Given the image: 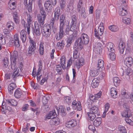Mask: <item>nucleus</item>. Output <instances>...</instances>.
Returning <instances> with one entry per match:
<instances>
[{
  "mask_svg": "<svg viewBox=\"0 0 133 133\" xmlns=\"http://www.w3.org/2000/svg\"><path fill=\"white\" fill-rule=\"evenodd\" d=\"M89 41V38L88 36L85 33L82 34L81 37L77 39V45L80 46V48L82 49L83 48V45L87 44Z\"/></svg>",
  "mask_w": 133,
  "mask_h": 133,
  "instance_id": "1",
  "label": "nucleus"
},
{
  "mask_svg": "<svg viewBox=\"0 0 133 133\" xmlns=\"http://www.w3.org/2000/svg\"><path fill=\"white\" fill-rule=\"evenodd\" d=\"M41 28L44 36L46 38L49 37L51 31L50 25L48 24H45Z\"/></svg>",
  "mask_w": 133,
  "mask_h": 133,
  "instance_id": "2",
  "label": "nucleus"
},
{
  "mask_svg": "<svg viewBox=\"0 0 133 133\" xmlns=\"http://www.w3.org/2000/svg\"><path fill=\"white\" fill-rule=\"evenodd\" d=\"M40 12V14L37 15V20L40 26L42 27L44 23V20L46 16V14L44 10H41Z\"/></svg>",
  "mask_w": 133,
  "mask_h": 133,
  "instance_id": "3",
  "label": "nucleus"
},
{
  "mask_svg": "<svg viewBox=\"0 0 133 133\" xmlns=\"http://www.w3.org/2000/svg\"><path fill=\"white\" fill-rule=\"evenodd\" d=\"M70 26V30L72 31H76L78 28V25L77 23V17L75 15H73L71 17Z\"/></svg>",
  "mask_w": 133,
  "mask_h": 133,
  "instance_id": "4",
  "label": "nucleus"
},
{
  "mask_svg": "<svg viewBox=\"0 0 133 133\" xmlns=\"http://www.w3.org/2000/svg\"><path fill=\"white\" fill-rule=\"evenodd\" d=\"M60 25L59 26V30L63 31V29L65 26L66 27L65 32L67 34H69V32L70 30L69 23H70L68 21H65L64 22H59Z\"/></svg>",
  "mask_w": 133,
  "mask_h": 133,
  "instance_id": "5",
  "label": "nucleus"
},
{
  "mask_svg": "<svg viewBox=\"0 0 133 133\" xmlns=\"http://www.w3.org/2000/svg\"><path fill=\"white\" fill-rule=\"evenodd\" d=\"M51 3L53 5H56L57 2L56 0H48L45 2L44 4V7L48 11H51L52 9V6L51 4Z\"/></svg>",
  "mask_w": 133,
  "mask_h": 133,
  "instance_id": "6",
  "label": "nucleus"
},
{
  "mask_svg": "<svg viewBox=\"0 0 133 133\" xmlns=\"http://www.w3.org/2000/svg\"><path fill=\"white\" fill-rule=\"evenodd\" d=\"M11 68L14 71L13 75H12L11 78L14 80L16 79L17 77L19 75V69L17 68L16 64L15 63H12Z\"/></svg>",
  "mask_w": 133,
  "mask_h": 133,
  "instance_id": "7",
  "label": "nucleus"
},
{
  "mask_svg": "<svg viewBox=\"0 0 133 133\" xmlns=\"http://www.w3.org/2000/svg\"><path fill=\"white\" fill-rule=\"evenodd\" d=\"M104 30V27L100 26L97 30L95 29L94 30V36L99 40H101L102 36Z\"/></svg>",
  "mask_w": 133,
  "mask_h": 133,
  "instance_id": "8",
  "label": "nucleus"
},
{
  "mask_svg": "<svg viewBox=\"0 0 133 133\" xmlns=\"http://www.w3.org/2000/svg\"><path fill=\"white\" fill-rule=\"evenodd\" d=\"M104 75V73H102L99 78H95L93 79L91 83V86L92 88H95L98 86L99 83V79L103 78Z\"/></svg>",
  "mask_w": 133,
  "mask_h": 133,
  "instance_id": "9",
  "label": "nucleus"
},
{
  "mask_svg": "<svg viewBox=\"0 0 133 133\" xmlns=\"http://www.w3.org/2000/svg\"><path fill=\"white\" fill-rule=\"evenodd\" d=\"M32 20V17L30 14H28V18H27V24H26L27 28V32L29 35L30 33V24Z\"/></svg>",
  "mask_w": 133,
  "mask_h": 133,
  "instance_id": "10",
  "label": "nucleus"
},
{
  "mask_svg": "<svg viewBox=\"0 0 133 133\" xmlns=\"http://www.w3.org/2000/svg\"><path fill=\"white\" fill-rule=\"evenodd\" d=\"M133 63V59L131 57H127L124 59V64L128 67H130Z\"/></svg>",
  "mask_w": 133,
  "mask_h": 133,
  "instance_id": "11",
  "label": "nucleus"
},
{
  "mask_svg": "<svg viewBox=\"0 0 133 133\" xmlns=\"http://www.w3.org/2000/svg\"><path fill=\"white\" fill-rule=\"evenodd\" d=\"M61 9L59 7H57L54 11V18L56 21H57L59 19L60 15Z\"/></svg>",
  "mask_w": 133,
  "mask_h": 133,
  "instance_id": "12",
  "label": "nucleus"
},
{
  "mask_svg": "<svg viewBox=\"0 0 133 133\" xmlns=\"http://www.w3.org/2000/svg\"><path fill=\"white\" fill-rule=\"evenodd\" d=\"M26 33L25 30L23 29L21 31L20 33V38L23 43H25L26 41Z\"/></svg>",
  "mask_w": 133,
  "mask_h": 133,
  "instance_id": "13",
  "label": "nucleus"
},
{
  "mask_svg": "<svg viewBox=\"0 0 133 133\" xmlns=\"http://www.w3.org/2000/svg\"><path fill=\"white\" fill-rule=\"evenodd\" d=\"M65 32L64 31L59 30L58 32L56 34L55 37L56 40L59 41L62 39L64 35Z\"/></svg>",
  "mask_w": 133,
  "mask_h": 133,
  "instance_id": "14",
  "label": "nucleus"
},
{
  "mask_svg": "<svg viewBox=\"0 0 133 133\" xmlns=\"http://www.w3.org/2000/svg\"><path fill=\"white\" fill-rule=\"evenodd\" d=\"M77 124L76 121L74 119H72L68 122L66 123V126L68 128H73L76 126Z\"/></svg>",
  "mask_w": 133,
  "mask_h": 133,
  "instance_id": "15",
  "label": "nucleus"
},
{
  "mask_svg": "<svg viewBox=\"0 0 133 133\" xmlns=\"http://www.w3.org/2000/svg\"><path fill=\"white\" fill-rule=\"evenodd\" d=\"M80 46H78V47L76 48L73 51V57L74 59H76L78 58L79 56V50H81L82 49L80 48Z\"/></svg>",
  "mask_w": 133,
  "mask_h": 133,
  "instance_id": "16",
  "label": "nucleus"
},
{
  "mask_svg": "<svg viewBox=\"0 0 133 133\" xmlns=\"http://www.w3.org/2000/svg\"><path fill=\"white\" fill-rule=\"evenodd\" d=\"M36 49V48L29 46L26 51V55L28 56H31L34 54Z\"/></svg>",
  "mask_w": 133,
  "mask_h": 133,
  "instance_id": "17",
  "label": "nucleus"
},
{
  "mask_svg": "<svg viewBox=\"0 0 133 133\" xmlns=\"http://www.w3.org/2000/svg\"><path fill=\"white\" fill-rule=\"evenodd\" d=\"M84 63V60L82 57L80 58L76 62V65L78 69L83 65Z\"/></svg>",
  "mask_w": 133,
  "mask_h": 133,
  "instance_id": "18",
  "label": "nucleus"
},
{
  "mask_svg": "<svg viewBox=\"0 0 133 133\" xmlns=\"http://www.w3.org/2000/svg\"><path fill=\"white\" fill-rule=\"evenodd\" d=\"M17 5V2H14L13 0L9 1L8 3V6L9 8L11 9H15Z\"/></svg>",
  "mask_w": 133,
  "mask_h": 133,
  "instance_id": "19",
  "label": "nucleus"
},
{
  "mask_svg": "<svg viewBox=\"0 0 133 133\" xmlns=\"http://www.w3.org/2000/svg\"><path fill=\"white\" fill-rule=\"evenodd\" d=\"M16 84L14 83H11L8 85V91L9 93L11 94L13 93V91L16 88Z\"/></svg>",
  "mask_w": 133,
  "mask_h": 133,
  "instance_id": "20",
  "label": "nucleus"
},
{
  "mask_svg": "<svg viewBox=\"0 0 133 133\" xmlns=\"http://www.w3.org/2000/svg\"><path fill=\"white\" fill-rule=\"evenodd\" d=\"M125 47V43L122 41H120L119 43V47L120 53L123 54Z\"/></svg>",
  "mask_w": 133,
  "mask_h": 133,
  "instance_id": "21",
  "label": "nucleus"
},
{
  "mask_svg": "<svg viewBox=\"0 0 133 133\" xmlns=\"http://www.w3.org/2000/svg\"><path fill=\"white\" fill-rule=\"evenodd\" d=\"M22 95V90L20 88H18L16 89L15 91L14 96L16 98H19L21 97Z\"/></svg>",
  "mask_w": 133,
  "mask_h": 133,
  "instance_id": "22",
  "label": "nucleus"
},
{
  "mask_svg": "<svg viewBox=\"0 0 133 133\" xmlns=\"http://www.w3.org/2000/svg\"><path fill=\"white\" fill-rule=\"evenodd\" d=\"M122 116L125 117H130L132 116V115L128 109H126V110L121 113Z\"/></svg>",
  "mask_w": 133,
  "mask_h": 133,
  "instance_id": "23",
  "label": "nucleus"
},
{
  "mask_svg": "<svg viewBox=\"0 0 133 133\" xmlns=\"http://www.w3.org/2000/svg\"><path fill=\"white\" fill-rule=\"evenodd\" d=\"M44 44L43 42H41L39 44L38 51L40 55H43L44 52Z\"/></svg>",
  "mask_w": 133,
  "mask_h": 133,
  "instance_id": "24",
  "label": "nucleus"
},
{
  "mask_svg": "<svg viewBox=\"0 0 133 133\" xmlns=\"http://www.w3.org/2000/svg\"><path fill=\"white\" fill-rule=\"evenodd\" d=\"M101 46L102 44L100 43H94L93 45L94 50L97 51L98 52L101 49Z\"/></svg>",
  "mask_w": 133,
  "mask_h": 133,
  "instance_id": "25",
  "label": "nucleus"
},
{
  "mask_svg": "<svg viewBox=\"0 0 133 133\" xmlns=\"http://www.w3.org/2000/svg\"><path fill=\"white\" fill-rule=\"evenodd\" d=\"M114 44L111 42H109L107 44L106 48L108 51L109 52L112 51V50H115L114 48Z\"/></svg>",
  "mask_w": 133,
  "mask_h": 133,
  "instance_id": "26",
  "label": "nucleus"
},
{
  "mask_svg": "<svg viewBox=\"0 0 133 133\" xmlns=\"http://www.w3.org/2000/svg\"><path fill=\"white\" fill-rule=\"evenodd\" d=\"M90 112L94 113L97 114V115H99V110L98 107L95 106H92L90 108Z\"/></svg>",
  "mask_w": 133,
  "mask_h": 133,
  "instance_id": "27",
  "label": "nucleus"
},
{
  "mask_svg": "<svg viewBox=\"0 0 133 133\" xmlns=\"http://www.w3.org/2000/svg\"><path fill=\"white\" fill-rule=\"evenodd\" d=\"M101 117H97L93 123V125L96 127L99 126L102 123Z\"/></svg>",
  "mask_w": 133,
  "mask_h": 133,
  "instance_id": "28",
  "label": "nucleus"
},
{
  "mask_svg": "<svg viewBox=\"0 0 133 133\" xmlns=\"http://www.w3.org/2000/svg\"><path fill=\"white\" fill-rule=\"evenodd\" d=\"M14 23L11 21H9L7 23L6 26L9 30H12L14 29Z\"/></svg>",
  "mask_w": 133,
  "mask_h": 133,
  "instance_id": "29",
  "label": "nucleus"
},
{
  "mask_svg": "<svg viewBox=\"0 0 133 133\" xmlns=\"http://www.w3.org/2000/svg\"><path fill=\"white\" fill-rule=\"evenodd\" d=\"M29 38L30 44L29 46L36 48V43L35 41L31 38L30 36H29Z\"/></svg>",
  "mask_w": 133,
  "mask_h": 133,
  "instance_id": "30",
  "label": "nucleus"
},
{
  "mask_svg": "<svg viewBox=\"0 0 133 133\" xmlns=\"http://www.w3.org/2000/svg\"><path fill=\"white\" fill-rule=\"evenodd\" d=\"M110 92L111 96L113 98H116L117 96V92L115 88H112L111 89Z\"/></svg>",
  "mask_w": 133,
  "mask_h": 133,
  "instance_id": "31",
  "label": "nucleus"
},
{
  "mask_svg": "<svg viewBox=\"0 0 133 133\" xmlns=\"http://www.w3.org/2000/svg\"><path fill=\"white\" fill-rule=\"evenodd\" d=\"M19 43V41H14L11 40L9 42L10 45H14L17 47H19L20 46Z\"/></svg>",
  "mask_w": 133,
  "mask_h": 133,
  "instance_id": "32",
  "label": "nucleus"
},
{
  "mask_svg": "<svg viewBox=\"0 0 133 133\" xmlns=\"http://www.w3.org/2000/svg\"><path fill=\"white\" fill-rule=\"evenodd\" d=\"M87 114L89 119L91 121H93L96 117V114L91 112H88L87 113Z\"/></svg>",
  "mask_w": 133,
  "mask_h": 133,
  "instance_id": "33",
  "label": "nucleus"
},
{
  "mask_svg": "<svg viewBox=\"0 0 133 133\" xmlns=\"http://www.w3.org/2000/svg\"><path fill=\"white\" fill-rule=\"evenodd\" d=\"M34 33L37 36H39L41 33L39 27L38 25L35 26V29L34 30Z\"/></svg>",
  "mask_w": 133,
  "mask_h": 133,
  "instance_id": "34",
  "label": "nucleus"
},
{
  "mask_svg": "<svg viewBox=\"0 0 133 133\" xmlns=\"http://www.w3.org/2000/svg\"><path fill=\"white\" fill-rule=\"evenodd\" d=\"M50 123L53 124L57 125L59 123V119L57 118L53 117L50 121Z\"/></svg>",
  "mask_w": 133,
  "mask_h": 133,
  "instance_id": "35",
  "label": "nucleus"
},
{
  "mask_svg": "<svg viewBox=\"0 0 133 133\" xmlns=\"http://www.w3.org/2000/svg\"><path fill=\"white\" fill-rule=\"evenodd\" d=\"M6 101L7 103L12 106H16L17 104V102L13 99H10Z\"/></svg>",
  "mask_w": 133,
  "mask_h": 133,
  "instance_id": "36",
  "label": "nucleus"
},
{
  "mask_svg": "<svg viewBox=\"0 0 133 133\" xmlns=\"http://www.w3.org/2000/svg\"><path fill=\"white\" fill-rule=\"evenodd\" d=\"M56 116L57 114L56 111L55 110H54L52 111H50L49 112L46 117V118L48 119H50L51 118V117L52 116Z\"/></svg>",
  "mask_w": 133,
  "mask_h": 133,
  "instance_id": "37",
  "label": "nucleus"
},
{
  "mask_svg": "<svg viewBox=\"0 0 133 133\" xmlns=\"http://www.w3.org/2000/svg\"><path fill=\"white\" fill-rule=\"evenodd\" d=\"M113 82L115 85L116 87L118 85L121 80L117 77H115L113 78Z\"/></svg>",
  "mask_w": 133,
  "mask_h": 133,
  "instance_id": "38",
  "label": "nucleus"
},
{
  "mask_svg": "<svg viewBox=\"0 0 133 133\" xmlns=\"http://www.w3.org/2000/svg\"><path fill=\"white\" fill-rule=\"evenodd\" d=\"M99 74L97 69H93L91 70L90 74L91 76L94 77L97 75Z\"/></svg>",
  "mask_w": 133,
  "mask_h": 133,
  "instance_id": "39",
  "label": "nucleus"
},
{
  "mask_svg": "<svg viewBox=\"0 0 133 133\" xmlns=\"http://www.w3.org/2000/svg\"><path fill=\"white\" fill-rule=\"evenodd\" d=\"M109 28L111 31L113 32L117 31L118 30V27L115 25H110L109 27Z\"/></svg>",
  "mask_w": 133,
  "mask_h": 133,
  "instance_id": "40",
  "label": "nucleus"
},
{
  "mask_svg": "<svg viewBox=\"0 0 133 133\" xmlns=\"http://www.w3.org/2000/svg\"><path fill=\"white\" fill-rule=\"evenodd\" d=\"M115 50H112V51L109 53L110 58L112 60H114L116 58V55L115 54Z\"/></svg>",
  "mask_w": 133,
  "mask_h": 133,
  "instance_id": "41",
  "label": "nucleus"
},
{
  "mask_svg": "<svg viewBox=\"0 0 133 133\" xmlns=\"http://www.w3.org/2000/svg\"><path fill=\"white\" fill-rule=\"evenodd\" d=\"M14 21L16 24L18 23V16L17 13L16 12H14L13 13Z\"/></svg>",
  "mask_w": 133,
  "mask_h": 133,
  "instance_id": "42",
  "label": "nucleus"
},
{
  "mask_svg": "<svg viewBox=\"0 0 133 133\" xmlns=\"http://www.w3.org/2000/svg\"><path fill=\"white\" fill-rule=\"evenodd\" d=\"M56 70L59 75H61L62 74V70L60 65H56Z\"/></svg>",
  "mask_w": 133,
  "mask_h": 133,
  "instance_id": "43",
  "label": "nucleus"
},
{
  "mask_svg": "<svg viewBox=\"0 0 133 133\" xmlns=\"http://www.w3.org/2000/svg\"><path fill=\"white\" fill-rule=\"evenodd\" d=\"M5 44V39L3 35L0 34V44L4 45Z\"/></svg>",
  "mask_w": 133,
  "mask_h": 133,
  "instance_id": "44",
  "label": "nucleus"
},
{
  "mask_svg": "<svg viewBox=\"0 0 133 133\" xmlns=\"http://www.w3.org/2000/svg\"><path fill=\"white\" fill-rule=\"evenodd\" d=\"M66 0H61L59 4L62 10L64 9L66 5Z\"/></svg>",
  "mask_w": 133,
  "mask_h": 133,
  "instance_id": "45",
  "label": "nucleus"
},
{
  "mask_svg": "<svg viewBox=\"0 0 133 133\" xmlns=\"http://www.w3.org/2000/svg\"><path fill=\"white\" fill-rule=\"evenodd\" d=\"M131 20L129 18H128L126 17H124L122 19V22L126 24H130Z\"/></svg>",
  "mask_w": 133,
  "mask_h": 133,
  "instance_id": "46",
  "label": "nucleus"
},
{
  "mask_svg": "<svg viewBox=\"0 0 133 133\" xmlns=\"http://www.w3.org/2000/svg\"><path fill=\"white\" fill-rule=\"evenodd\" d=\"M18 55V53L17 51H15L14 52L13 56L11 58V62L12 61L13 63H15L16 59L17 58Z\"/></svg>",
  "mask_w": 133,
  "mask_h": 133,
  "instance_id": "47",
  "label": "nucleus"
},
{
  "mask_svg": "<svg viewBox=\"0 0 133 133\" xmlns=\"http://www.w3.org/2000/svg\"><path fill=\"white\" fill-rule=\"evenodd\" d=\"M3 67H7L9 64V59L7 57L3 59Z\"/></svg>",
  "mask_w": 133,
  "mask_h": 133,
  "instance_id": "48",
  "label": "nucleus"
},
{
  "mask_svg": "<svg viewBox=\"0 0 133 133\" xmlns=\"http://www.w3.org/2000/svg\"><path fill=\"white\" fill-rule=\"evenodd\" d=\"M104 61L101 59H99L98 60V64L97 67L98 68L97 69H99L100 68H103V67Z\"/></svg>",
  "mask_w": 133,
  "mask_h": 133,
  "instance_id": "49",
  "label": "nucleus"
},
{
  "mask_svg": "<svg viewBox=\"0 0 133 133\" xmlns=\"http://www.w3.org/2000/svg\"><path fill=\"white\" fill-rule=\"evenodd\" d=\"M64 102L66 104H69L71 102V98L68 96H67L64 98Z\"/></svg>",
  "mask_w": 133,
  "mask_h": 133,
  "instance_id": "50",
  "label": "nucleus"
},
{
  "mask_svg": "<svg viewBox=\"0 0 133 133\" xmlns=\"http://www.w3.org/2000/svg\"><path fill=\"white\" fill-rule=\"evenodd\" d=\"M132 70L130 68H128L125 69L124 73L126 75L129 76L132 74Z\"/></svg>",
  "mask_w": 133,
  "mask_h": 133,
  "instance_id": "51",
  "label": "nucleus"
},
{
  "mask_svg": "<svg viewBox=\"0 0 133 133\" xmlns=\"http://www.w3.org/2000/svg\"><path fill=\"white\" fill-rule=\"evenodd\" d=\"M64 45V42L63 40H62L61 42H58L57 43V45L59 49L63 48Z\"/></svg>",
  "mask_w": 133,
  "mask_h": 133,
  "instance_id": "52",
  "label": "nucleus"
},
{
  "mask_svg": "<svg viewBox=\"0 0 133 133\" xmlns=\"http://www.w3.org/2000/svg\"><path fill=\"white\" fill-rule=\"evenodd\" d=\"M118 129L121 133H127L125 128L124 127L119 126Z\"/></svg>",
  "mask_w": 133,
  "mask_h": 133,
  "instance_id": "53",
  "label": "nucleus"
},
{
  "mask_svg": "<svg viewBox=\"0 0 133 133\" xmlns=\"http://www.w3.org/2000/svg\"><path fill=\"white\" fill-rule=\"evenodd\" d=\"M66 61V58L65 56H63L60 59V63L61 65H63L65 64V62Z\"/></svg>",
  "mask_w": 133,
  "mask_h": 133,
  "instance_id": "54",
  "label": "nucleus"
},
{
  "mask_svg": "<svg viewBox=\"0 0 133 133\" xmlns=\"http://www.w3.org/2000/svg\"><path fill=\"white\" fill-rule=\"evenodd\" d=\"M48 99L46 96H43L42 98V101L43 104H46L48 102Z\"/></svg>",
  "mask_w": 133,
  "mask_h": 133,
  "instance_id": "55",
  "label": "nucleus"
},
{
  "mask_svg": "<svg viewBox=\"0 0 133 133\" xmlns=\"http://www.w3.org/2000/svg\"><path fill=\"white\" fill-rule=\"evenodd\" d=\"M30 0H29L30 1ZM27 6L28 9V11L29 12H31L32 11V2H30L29 1L28 4L26 6Z\"/></svg>",
  "mask_w": 133,
  "mask_h": 133,
  "instance_id": "56",
  "label": "nucleus"
},
{
  "mask_svg": "<svg viewBox=\"0 0 133 133\" xmlns=\"http://www.w3.org/2000/svg\"><path fill=\"white\" fill-rule=\"evenodd\" d=\"M81 16L83 18H85L86 17V15L85 12V9L84 8L82 9V12L81 13Z\"/></svg>",
  "mask_w": 133,
  "mask_h": 133,
  "instance_id": "57",
  "label": "nucleus"
},
{
  "mask_svg": "<svg viewBox=\"0 0 133 133\" xmlns=\"http://www.w3.org/2000/svg\"><path fill=\"white\" fill-rule=\"evenodd\" d=\"M30 84L31 86L35 89H38L39 87L38 85L37 84L35 83L34 82H31Z\"/></svg>",
  "mask_w": 133,
  "mask_h": 133,
  "instance_id": "58",
  "label": "nucleus"
},
{
  "mask_svg": "<svg viewBox=\"0 0 133 133\" xmlns=\"http://www.w3.org/2000/svg\"><path fill=\"white\" fill-rule=\"evenodd\" d=\"M78 103L75 100H74L72 103V107L74 109H75L76 108Z\"/></svg>",
  "mask_w": 133,
  "mask_h": 133,
  "instance_id": "59",
  "label": "nucleus"
},
{
  "mask_svg": "<svg viewBox=\"0 0 133 133\" xmlns=\"http://www.w3.org/2000/svg\"><path fill=\"white\" fill-rule=\"evenodd\" d=\"M29 105L28 104H25L22 107V110L23 111H26L28 110Z\"/></svg>",
  "mask_w": 133,
  "mask_h": 133,
  "instance_id": "60",
  "label": "nucleus"
},
{
  "mask_svg": "<svg viewBox=\"0 0 133 133\" xmlns=\"http://www.w3.org/2000/svg\"><path fill=\"white\" fill-rule=\"evenodd\" d=\"M82 1L81 0L79 1L77 5V10L78 11V12H80V9L81 7V6L82 5Z\"/></svg>",
  "mask_w": 133,
  "mask_h": 133,
  "instance_id": "61",
  "label": "nucleus"
},
{
  "mask_svg": "<svg viewBox=\"0 0 133 133\" xmlns=\"http://www.w3.org/2000/svg\"><path fill=\"white\" fill-rule=\"evenodd\" d=\"M127 10L122 8V10L121 11V15L122 16H124L127 14Z\"/></svg>",
  "mask_w": 133,
  "mask_h": 133,
  "instance_id": "62",
  "label": "nucleus"
},
{
  "mask_svg": "<svg viewBox=\"0 0 133 133\" xmlns=\"http://www.w3.org/2000/svg\"><path fill=\"white\" fill-rule=\"evenodd\" d=\"M61 79L62 78L61 77H59L57 78L56 81V86L57 87L58 86V85L59 84V83L61 81Z\"/></svg>",
  "mask_w": 133,
  "mask_h": 133,
  "instance_id": "63",
  "label": "nucleus"
},
{
  "mask_svg": "<svg viewBox=\"0 0 133 133\" xmlns=\"http://www.w3.org/2000/svg\"><path fill=\"white\" fill-rule=\"evenodd\" d=\"M105 106V111H104L107 112L110 107V104L108 103H106L104 105Z\"/></svg>",
  "mask_w": 133,
  "mask_h": 133,
  "instance_id": "64",
  "label": "nucleus"
}]
</instances>
